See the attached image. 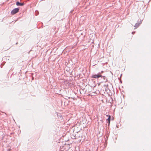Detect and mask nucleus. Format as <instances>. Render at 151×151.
Wrapping results in <instances>:
<instances>
[{
  "label": "nucleus",
  "instance_id": "nucleus-3",
  "mask_svg": "<svg viewBox=\"0 0 151 151\" xmlns=\"http://www.w3.org/2000/svg\"><path fill=\"white\" fill-rule=\"evenodd\" d=\"M108 117V118L107 119V120L108 121V124H110V119L111 118V116L109 115H106Z\"/></svg>",
  "mask_w": 151,
  "mask_h": 151
},
{
  "label": "nucleus",
  "instance_id": "nucleus-1",
  "mask_svg": "<svg viewBox=\"0 0 151 151\" xmlns=\"http://www.w3.org/2000/svg\"><path fill=\"white\" fill-rule=\"evenodd\" d=\"M103 76L101 75L100 73H99L97 74H95L92 75L91 77L95 78H98L99 77H102Z\"/></svg>",
  "mask_w": 151,
  "mask_h": 151
},
{
  "label": "nucleus",
  "instance_id": "nucleus-5",
  "mask_svg": "<svg viewBox=\"0 0 151 151\" xmlns=\"http://www.w3.org/2000/svg\"><path fill=\"white\" fill-rule=\"evenodd\" d=\"M16 4L17 6H23L24 5L23 3H21L19 2H17L16 3Z\"/></svg>",
  "mask_w": 151,
  "mask_h": 151
},
{
  "label": "nucleus",
  "instance_id": "nucleus-6",
  "mask_svg": "<svg viewBox=\"0 0 151 151\" xmlns=\"http://www.w3.org/2000/svg\"><path fill=\"white\" fill-rule=\"evenodd\" d=\"M103 71H101V73H100V74H101V73H103Z\"/></svg>",
  "mask_w": 151,
  "mask_h": 151
},
{
  "label": "nucleus",
  "instance_id": "nucleus-7",
  "mask_svg": "<svg viewBox=\"0 0 151 151\" xmlns=\"http://www.w3.org/2000/svg\"><path fill=\"white\" fill-rule=\"evenodd\" d=\"M135 32H132V33L133 34H134V33Z\"/></svg>",
  "mask_w": 151,
  "mask_h": 151
},
{
  "label": "nucleus",
  "instance_id": "nucleus-4",
  "mask_svg": "<svg viewBox=\"0 0 151 151\" xmlns=\"http://www.w3.org/2000/svg\"><path fill=\"white\" fill-rule=\"evenodd\" d=\"M142 21L140 20V22L138 23H136L135 24V25L134 26V27H138V26L140 25V24L142 23Z\"/></svg>",
  "mask_w": 151,
  "mask_h": 151
},
{
  "label": "nucleus",
  "instance_id": "nucleus-2",
  "mask_svg": "<svg viewBox=\"0 0 151 151\" xmlns=\"http://www.w3.org/2000/svg\"><path fill=\"white\" fill-rule=\"evenodd\" d=\"M19 10V8H15L13 9L11 12V14L12 15H14L17 13Z\"/></svg>",
  "mask_w": 151,
  "mask_h": 151
}]
</instances>
